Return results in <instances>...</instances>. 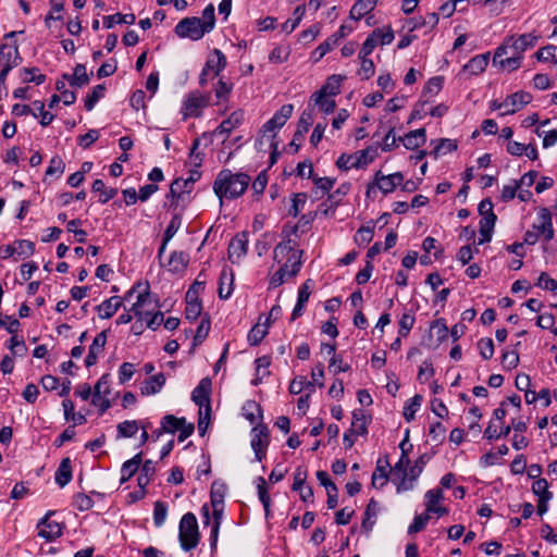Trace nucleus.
<instances>
[{
    "label": "nucleus",
    "instance_id": "nucleus-57",
    "mask_svg": "<svg viewBox=\"0 0 557 557\" xmlns=\"http://www.w3.org/2000/svg\"><path fill=\"white\" fill-rule=\"evenodd\" d=\"M184 421L185 418H176L173 414H166L161 420L162 431L165 433H175Z\"/></svg>",
    "mask_w": 557,
    "mask_h": 557
},
{
    "label": "nucleus",
    "instance_id": "nucleus-4",
    "mask_svg": "<svg viewBox=\"0 0 557 557\" xmlns=\"http://www.w3.org/2000/svg\"><path fill=\"white\" fill-rule=\"evenodd\" d=\"M294 111V106L290 103L284 104L280 108L274 115L263 124L261 128V137L259 139L260 145L264 141L269 144L272 149L271 163L273 164L276 160L278 143L275 140L277 131H280L286 122L289 120Z\"/></svg>",
    "mask_w": 557,
    "mask_h": 557
},
{
    "label": "nucleus",
    "instance_id": "nucleus-33",
    "mask_svg": "<svg viewBox=\"0 0 557 557\" xmlns=\"http://www.w3.org/2000/svg\"><path fill=\"white\" fill-rule=\"evenodd\" d=\"M54 480L60 487H64L72 480V467L70 458H64L55 471Z\"/></svg>",
    "mask_w": 557,
    "mask_h": 557
},
{
    "label": "nucleus",
    "instance_id": "nucleus-25",
    "mask_svg": "<svg viewBox=\"0 0 557 557\" xmlns=\"http://www.w3.org/2000/svg\"><path fill=\"white\" fill-rule=\"evenodd\" d=\"M226 66V58L219 49H214L208 57L205 67L212 74L218 76Z\"/></svg>",
    "mask_w": 557,
    "mask_h": 557
},
{
    "label": "nucleus",
    "instance_id": "nucleus-43",
    "mask_svg": "<svg viewBox=\"0 0 557 557\" xmlns=\"http://www.w3.org/2000/svg\"><path fill=\"white\" fill-rule=\"evenodd\" d=\"M91 188H92L94 193L100 194L99 202H101V203L108 202L110 199L114 198L117 194L116 188H107L102 180H96L92 183Z\"/></svg>",
    "mask_w": 557,
    "mask_h": 557
},
{
    "label": "nucleus",
    "instance_id": "nucleus-5",
    "mask_svg": "<svg viewBox=\"0 0 557 557\" xmlns=\"http://www.w3.org/2000/svg\"><path fill=\"white\" fill-rule=\"evenodd\" d=\"M521 398L519 395H513L508 399L504 400L499 408L495 409L494 417L500 421L505 417L509 416L511 420L510 428L513 429L515 434L512 438V447L519 450L521 448L522 437L518 434L522 428V421L518 416L520 412Z\"/></svg>",
    "mask_w": 557,
    "mask_h": 557
},
{
    "label": "nucleus",
    "instance_id": "nucleus-50",
    "mask_svg": "<svg viewBox=\"0 0 557 557\" xmlns=\"http://www.w3.org/2000/svg\"><path fill=\"white\" fill-rule=\"evenodd\" d=\"M156 472L154 462L151 460H146L141 467L140 473L137 478L138 485L144 488L149 484L153 474Z\"/></svg>",
    "mask_w": 557,
    "mask_h": 557
},
{
    "label": "nucleus",
    "instance_id": "nucleus-47",
    "mask_svg": "<svg viewBox=\"0 0 557 557\" xmlns=\"http://www.w3.org/2000/svg\"><path fill=\"white\" fill-rule=\"evenodd\" d=\"M310 100L319 107V109L325 113L330 114L334 111L336 107V102L334 100V97L322 95L320 98L317 97V91L312 94Z\"/></svg>",
    "mask_w": 557,
    "mask_h": 557
},
{
    "label": "nucleus",
    "instance_id": "nucleus-44",
    "mask_svg": "<svg viewBox=\"0 0 557 557\" xmlns=\"http://www.w3.org/2000/svg\"><path fill=\"white\" fill-rule=\"evenodd\" d=\"M243 416L250 422L255 423L258 419L262 417L261 406L255 400H248L244 404Z\"/></svg>",
    "mask_w": 557,
    "mask_h": 557
},
{
    "label": "nucleus",
    "instance_id": "nucleus-13",
    "mask_svg": "<svg viewBox=\"0 0 557 557\" xmlns=\"http://www.w3.org/2000/svg\"><path fill=\"white\" fill-rule=\"evenodd\" d=\"M209 97L194 91L187 95L184 100L182 113L184 117H197L201 114L203 108L208 106Z\"/></svg>",
    "mask_w": 557,
    "mask_h": 557
},
{
    "label": "nucleus",
    "instance_id": "nucleus-30",
    "mask_svg": "<svg viewBox=\"0 0 557 557\" xmlns=\"http://www.w3.org/2000/svg\"><path fill=\"white\" fill-rule=\"evenodd\" d=\"M422 468L418 465H414L409 470L404 471L403 476L399 479V483L397 485V492H405L413 488V483L421 474Z\"/></svg>",
    "mask_w": 557,
    "mask_h": 557
},
{
    "label": "nucleus",
    "instance_id": "nucleus-1",
    "mask_svg": "<svg viewBox=\"0 0 557 557\" xmlns=\"http://www.w3.org/2000/svg\"><path fill=\"white\" fill-rule=\"evenodd\" d=\"M295 240L288 238L274 248V261L280 265L270 278V286L276 288L295 276L301 268V251Z\"/></svg>",
    "mask_w": 557,
    "mask_h": 557
},
{
    "label": "nucleus",
    "instance_id": "nucleus-56",
    "mask_svg": "<svg viewBox=\"0 0 557 557\" xmlns=\"http://www.w3.org/2000/svg\"><path fill=\"white\" fill-rule=\"evenodd\" d=\"M22 79L25 83H35L40 85L45 82L46 76L39 72L37 67H24L21 71Z\"/></svg>",
    "mask_w": 557,
    "mask_h": 557
},
{
    "label": "nucleus",
    "instance_id": "nucleus-19",
    "mask_svg": "<svg viewBox=\"0 0 557 557\" xmlns=\"http://www.w3.org/2000/svg\"><path fill=\"white\" fill-rule=\"evenodd\" d=\"M21 57L15 46L3 44L0 47V71L9 73L18 65Z\"/></svg>",
    "mask_w": 557,
    "mask_h": 557
},
{
    "label": "nucleus",
    "instance_id": "nucleus-9",
    "mask_svg": "<svg viewBox=\"0 0 557 557\" xmlns=\"http://www.w3.org/2000/svg\"><path fill=\"white\" fill-rule=\"evenodd\" d=\"M211 506H212V517L210 516V510H209L208 505H203L201 507V515L203 518V524L210 525V528H211L209 541H210V547L213 550V549H215L216 544H218L224 506H220L219 502H215V504L211 505Z\"/></svg>",
    "mask_w": 557,
    "mask_h": 557
},
{
    "label": "nucleus",
    "instance_id": "nucleus-35",
    "mask_svg": "<svg viewBox=\"0 0 557 557\" xmlns=\"http://www.w3.org/2000/svg\"><path fill=\"white\" fill-rule=\"evenodd\" d=\"M141 463V454L135 455L129 460L125 461L121 468V483L128 481L138 470Z\"/></svg>",
    "mask_w": 557,
    "mask_h": 557
},
{
    "label": "nucleus",
    "instance_id": "nucleus-21",
    "mask_svg": "<svg viewBox=\"0 0 557 557\" xmlns=\"http://www.w3.org/2000/svg\"><path fill=\"white\" fill-rule=\"evenodd\" d=\"M269 445V435L264 426H257L252 430L251 448L255 451L256 459L261 461L265 456Z\"/></svg>",
    "mask_w": 557,
    "mask_h": 557
},
{
    "label": "nucleus",
    "instance_id": "nucleus-38",
    "mask_svg": "<svg viewBox=\"0 0 557 557\" xmlns=\"http://www.w3.org/2000/svg\"><path fill=\"white\" fill-rule=\"evenodd\" d=\"M188 263V257L182 251H173L170 256L168 267L171 272H182Z\"/></svg>",
    "mask_w": 557,
    "mask_h": 557
},
{
    "label": "nucleus",
    "instance_id": "nucleus-26",
    "mask_svg": "<svg viewBox=\"0 0 557 557\" xmlns=\"http://www.w3.org/2000/svg\"><path fill=\"white\" fill-rule=\"evenodd\" d=\"M346 77L341 74H333L327 77L326 82L317 91V97L320 98L322 95L335 97L341 92V86Z\"/></svg>",
    "mask_w": 557,
    "mask_h": 557
},
{
    "label": "nucleus",
    "instance_id": "nucleus-61",
    "mask_svg": "<svg viewBox=\"0 0 557 557\" xmlns=\"http://www.w3.org/2000/svg\"><path fill=\"white\" fill-rule=\"evenodd\" d=\"M305 15V8L299 5L293 12V17L288 18L282 26L283 30L286 33H292L300 23Z\"/></svg>",
    "mask_w": 557,
    "mask_h": 557
},
{
    "label": "nucleus",
    "instance_id": "nucleus-34",
    "mask_svg": "<svg viewBox=\"0 0 557 557\" xmlns=\"http://www.w3.org/2000/svg\"><path fill=\"white\" fill-rule=\"evenodd\" d=\"M181 225H182V218L178 214L173 215L165 232H164L163 243L159 249L160 258L163 255V252L165 251V247H166L168 243L175 236V234L180 230Z\"/></svg>",
    "mask_w": 557,
    "mask_h": 557
},
{
    "label": "nucleus",
    "instance_id": "nucleus-12",
    "mask_svg": "<svg viewBox=\"0 0 557 557\" xmlns=\"http://www.w3.org/2000/svg\"><path fill=\"white\" fill-rule=\"evenodd\" d=\"M157 302L152 299L149 288L146 287L136 296V301L132 305L129 311L139 322H144L157 309Z\"/></svg>",
    "mask_w": 557,
    "mask_h": 557
},
{
    "label": "nucleus",
    "instance_id": "nucleus-10",
    "mask_svg": "<svg viewBox=\"0 0 557 557\" xmlns=\"http://www.w3.org/2000/svg\"><path fill=\"white\" fill-rule=\"evenodd\" d=\"M208 33L199 17H185L175 26V34L181 38L199 40Z\"/></svg>",
    "mask_w": 557,
    "mask_h": 557
},
{
    "label": "nucleus",
    "instance_id": "nucleus-49",
    "mask_svg": "<svg viewBox=\"0 0 557 557\" xmlns=\"http://www.w3.org/2000/svg\"><path fill=\"white\" fill-rule=\"evenodd\" d=\"M522 178L520 180H511L508 184H505L502 189V199L504 201H509L518 196L519 199H522V194L517 193L520 188Z\"/></svg>",
    "mask_w": 557,
    "mask_h": 557
},
{
    "label": "nucleus",
    "instance_id": "nucleus-8",
    "mask_svg": "<svg viewBox=\"0 0 557 557\" xmlns=\"http://www.w3.org/2000/svg\"><path fill=\"white\" fill-rule=\"evenodd\" d=\"M377 157L376 148L368 147L366 149L359 150L352 154L343 153L338 157L336 161V165L338 169L343 171H348L350 169H361L367 166L369 163L373 162Z\"/></svg>",
    "mask_w": 557,
    "mask_h": 557
},
{
    "label": "nucleus",
    "instance_id": "nucleus-53",
    "mask_svg": "<svg viewBox=\"0 0 557 557\" xmlns=\"http://www.w3.org/2000/svg\"><path fill=\"white\" fill-rule=\"evenodd\" d=\"M414 321V314L410 310H405L398 322V334L404 337L408 336L409 332L413 327Z\"/></svg>",
    "mask_w": 557,
    "mask_h": 557
},
{
    "label": "nucleus",
    "instance_id": "nucleus-40",
    "mask_svg": "<svg viewBox=\"0 0 557 557\" xmlns=\"http://www.w3.org/2000/svg\"><path fill=\"white\" fill-rule=\"evenodd\" d=\"M139 430V424L136 420H125L117 424L116 432L117 438L133 437Z\"/></svg>",
    "mask_w": 557,
    "mask_h": 557
},
{
    "label": "nucleus",
    "instance_id": "nucleus-24",
    "mask_svg": "<svg viewBox=\"0 0 557 557\" xmlns=\"http://www.w3.org/2000/svg\"><path fill=\"white\" fill-rule=\"evenodd\" d=\"M399 141L403 143L406 149L414 150L421 146H423L426 141V132L425 128H418L414 131L408 132L405 136L398 138Z\"/></svg>",
    "mask_w": 557,
    "mask_h": 557
},
{
    "label": "nucleus",
    "instance_id": "nucleus-11",
    "mask_svg": "<svg viewBox=\"0 0 557 557\" xmlns=\"http://www.w3.org/2000/svg\"><path fill=\"white\" fill-rule=\"evenodd\" d=\"M211 380L209 377H203L200 380L199 384L195 387L191 393L193 401L199 406L200 419H199V429H201L203 424V418L201 417L202 410L205 409L206 414L210 412V394H211Z\"/></svg>",
    "mask_w": 557,
    "mask_h": 557
},
{
    "label": "nucleus",
    "instance_id": "nucleus-51",
    "mask_svg": "<svg viewBox=\"0 0 557 557\" xmlns=\"http://www.w3.org/2000/svg\"><path fill=\"white\" fill-rule=\"evenodd\" d=\"M69 82L72 86L82 87L89 82L86 66L77 64L74 69V73L69 77Z\"/></svg>",
    "mask_w": 557,
    "mask_h": 557
},
{
    "label": "nucleus",
    "instance_id": "nucleus-22",
    "mask_svg": "<svg viewBox=\"0 0 557 557\" xmlns=\"http://www.w3.org/2000/svg\"><path fill=\"white\" fill-rule=\"evenodd\" d=\"M374 180L375 185L383 194H389L403 183L404 175L400 172L384 175L381 171H379L376 172Z\"/></svg>",
    "mask_w": 557,
    "mask_h": 557
},
{
    "label": "nucleus",
    "instance_id": "nucleus-54",
    "mask_svg": "<svg viewBox=\"0 0 557 557\" xmlns=\"http://www.w3.org/2000/svg\"><path fill=\"white\" fill-rule=\"evenodd\" d=\"M268 334V324L257 323L251 327L247 335V339L251 346H256Z\"/></svg>",
    "mask_w": 557,
    "mask_h": 557
},
{
    "label": "nucleus",
    "instance_id": "nucleus-60",
    "mask_svg": "<svg viewBox=\"0 0 557 557\" xmlns=\"http://www.w3.org/2000/svg\"><path fill=\"white\" fill-rule=\"evenodd\" d=\"M106 88L103 85H97L92 88L90 94L87 95L85 100V108L87 111H91L96 103L103 98Z\"/></svg>",
    "mask_w": 557,
    "mask_h": 557
},
{
    "label": "nucleus",
    "instance_id": "nucleus-31",
    "mask_svg": "<svg viewBox=\"0 0 557 557\" xmlns=\"http://www.w3.org/2000/svg\"><path fill=\"white\" fill-rule=\"evenodd\" d=\"M165 384V377L162 373H158L146 380L140 388L143 395H154L159 393Z\"/></svg>",
    "mask_w": 557,
    "mask_h": 557
},
{
    "label": "nucleus",
    "instance_id": "nucleus-41",
    "mask_svg": "<svg viewBox=\"0 0 557 557\" xmlns=\"http://www.w3.org/2000/svg\"><path fill=\"white\" fill-rule=\"evenodd\" d=\"M233 274L224 269L220 275L219 296L221 299H227L233 292Z\"/></svg>",
    "mask_w": 557,
    "mask_h": 557
},
{
    "label": "nucleus",
    "instance_id": "nucleus-18",
    "mask_svg": "<svg viewBox=\"0 0 557 557\" xmlns=\"http://www.w3.org/2000/svg\"><path fill=\"white\" fill-rule=\"evenodd\" d=\"M248 233H238L228 245V259L232 263H238L247 253L248 250Z\"/></svg>",
    "mask_w": 557,
    "mask_h": 557
},
{
    "label": "nucleus",
    "instance_id": "nucleus-32",
    "mask_svg": "<svg viewBox=\"0 0 557 557\" xmlns=\"http://www.w3.org/2000/svg\"><path fill=\"white\" fill-rule=\"evenodd\" d=\"M377 0H357L350 9V17L359 21L370 13L376 5Z\"/></svg>",
    "mask_w": 557,
    "mask_h": 557
},
{
    "label": "nucleus",
    "instance_id": "nucleus-52",
    "mask_svg": "<svg viewBox=\"0 0 557 557\" xmlns=\"http://www.w3.org/2000/svg\"><path fill=\"white\" fill-rule=\"evenodd\" d=\"M371 34L381 46L392 44L395 38L394 30L391 26L375 28Z\"/></svg>",
    "mask_w": 557,
    "mask_h": 557
},
{
    "label": "nucleus",
    "instance_id": "nucleus-42",
    "mask_svg": "<svg viewBox=\"0 0 557 557\" xmlns=\"http://www.w3.org/2000/svg\"><path fill=\"white\" fill-rule=\"evenodd\" d=\"M186 299L185 317L188 320H196L202 310L201 302L191 295L190 290L187 292Z\"/></svg>",
    "mask_w": 557,
    "mask_h": 557
},
{
    "label": "nucleus",
    "instance_id": "nucleus-3",
    "mask_svg": "<svg viewBox=\"0 0 557 557\" xmlns=\"http://www.w3.org/2000/svg\"><path fill=\"white\" fill-rule=\"evenodd\" d=\"M522 58V35L510 36L496 49L493 64L504 71L517 70Z\"/></svg>",
    "mask_w": 557,
    "mask_h": 557
},
{
    "label": "nucleus",
    "instance_id": "nucleus-14",
    "mask_svg": "<svg viewBox=\"0 0 557 557\" xmlns=\"http://www.w3.org/2000/svg\"><path fill=\"white\" fill-rule=\"evenodd\" d=\"M491 110L499 111L500 115L513 114L522 108V92L516 91L509 95L504 101L493 100L490 103Z\"/></svg>",
    "mask_w": 557,
    "mask_h": 557
},
{
    "label": "nucleus",
    "instance_id": "nucleus-28",
    "mask_svg": "<svg viewBox=\"0 0 557 557\" xmlns=\"http://www.w3.org/2000/svg\"><path fill=\"white\" fill-rule=\"evenodd\" d=\"M369 417L366 414V412L361 409L354 410L352 412V422L350 426V432L355 436L359 435H366L368 433V424H369Z\"/></svg>",
    "mask_w": 557,
    "mask_h": 557
},
{
    "label": "nucleus",
    "instance_id": "nucleus-20",
    "mask_svg": "<svg viewBox=\"0 0 557 557\" xmlns=\"http://www.w3.org/2000/svg\"><path fill=\"white\" fill-rule=\"evenodd\" d=\"M532 491L537 499V513L543 516L548 509V502L553 494L548 491V483L545 479L535 480L532 484Z\"/></svg>",
    "mask_w": 557,
    "mask_h": 557
},
{
    "label": "nucleus",
    "instance_id": "nucleus-29",
    "mask_svg": "<svg viewBox=\"0 0 557 557\" xmlns=\"http://www.w3.org/2000/svg\"><path fill=\"white\" fill-rule=\"evenodd\" d=\"M490 62V53L478 54L463 65V71L472 75H479L485 71Z\"/></svg>",
    "mask_w": 557,
    "mask_h": 557
},
{
    "label": "nucleus",
    "instance_id": "nucleus-63",
    "mask_svg": "<svg viewBox=\"0 0 557 557\" xmlns=\"http://www.w3.org/2000/svg\"><path fill=\"white\" fill-rule=\"evenodd\" d=\"M65 163L59 157H53L46 170L47 176H61L64 172Z\"/></svg>",
    "mask_w": 557,
    "mask_h": 557
},
{
    "label": "nucleus",
    "instance_id": "nucleus-15",
    "mask_svg": "<svg viewBox=\"0 0 557 557\" xmlns=\"http://www.w3.org/2000/svg\"><path fill=\"white\" fill-rule=\"evenodd\" d=\"M444 500V494L441 488H432L429 490L424 494V506L425 512L431 516L436 515L437 517H442L448 512L446 507L442 505Z\"/></svg>",
    "mask_w": 557,
    "mask_h": 557
},
{
    "label": "nucleus",
    "instance_id": "nucleus-23",
    "mask_svg": "<svg viewBox=\"0 0 557 557\" xmlns=\"http://www.w3.org/2000/svg\"><path fill=\"white\" fill-rule=\"evenodd\" d=\"M245 113L243 110L234 111L226 120L222 121L216 127L215 134L220 136H228V134L237 128L244 121Z\"/></svg>",
    "mask_w": 557,
    "mask_h": 557
},
{
    "label": "nucleus",
    "instance_id": "nucleus-6",
    "mask_svg": "<svg viewBox=\"0 0 557 557\" xmlns=\"http://www.w3.org/2000/svg\"><path fill=\"white\" fill-rule=\"evenodd\" d=\"M554 234L552 214L548 209L541 208L536 221L532 224V230L524 233V244L534 245L540 236H543L545 242H549L554 238Z\"/></svg>",
    "mask_w": 557,
    "mask_h": 557
},
{
    "label": "nucleus",
    "instance_id": "nucleus-64",
    "mask_svg": "<svg viewBox=\"0 0 557 557\" xmlns=\"http://www.w3.org/2000/svg\"><path fill=\"white\" fill-rule=\"evenodd\" d=\"M430 518H431V516H429L425 511L421 515H417L413 518L412 523L408 528V533L414 534V533L422 531L425 528V525L428 524Z\"/></svg>",
    "mask_w": 557,
    "mask_h": 557
},
{
    "label": "nucleus",
    "instance_id": "nucleus-59",
    "mask_svg": "<svg viewBox=\"0 0 557 557\" xmlns=\"http://www.w3.org/2000/svg\"><path fill=\"white\" fill-rule=\"evenodd\" d=\"M305 389H309L310 393L313 392V383L308 381L305 376H297L289 384L290 394L298 395Z\"/></svg>",
    "mask_w": 557,
    "mask_h": 557
},
{
    "label": "nucleus",
    "instance_id": "nucleus-58",
    "mask_svg": "<svg viewBox=\"0 0 557 557\" xmlns=\"http://www.w3.org/2000/svg\"><path fill=\"white\" fill-rule=\"evenodd\" d=\"M193 189V185L186 181V178H176L170 187V194L172 197H182L184 194H189Z\"/></svg>",
    "mask_w": 557,
    "mask_h": 557
},
{
    "label": "nucleus",
    "instance_id": "nucleus-37",
    "mask_svg": "<svg viewBox=\"0 0 557 557\" xmlns=\"http://www.w3.org/2000/svg\"><path fill=\"white\" fill-rule=\"evenodd\" d=\"M387 460L379 459L376 462V469L372 474V485L374 487H383L388 480L386 469L388 468Z\"/></svg>",
    "mask_w": 557,
    "mask_h": 557
},
{
    "label": "nucleus",
    "instance_id": "nucleus-39",
    "mask_svg": "<svg viewBox=\"0 0 557 557\" xmlns=\"http://www.w3.org/2000/svg\"><path fill=\"white\" fill-rule=\"evenodd\" d=\"M135 15L133 13L121 14L115 13L103 17V26L106 28H112L115 24H127L132 25L135 23Z\"/></svg>",
    "mask_w": 557,
    "mask_h": 557
},
{
    "label": "nucleus",
    "instance_id": "nucleus-46",
    "mask_svg": "<svg viewBox=\"0 0 557 557\" xmlns=\"http://www.w3.org/2000/svg\"><path fill=\"white\" fill-rule=\"evenodd\" d=\"M32 115L39 117V123L42 126H48L54 119V115L46 111L44 102L39 100L33 102Z\"/></svg>",
    "mask_w": 557,
    "mask_h": 557
},
{
    "label": "nucleus",
    "instance_id": "nucleus-27",
    "mask_svg": "<svg viewBox=\"0 0 557 557\" xmlns=\"http://www.w3.org/2000/svg\"><path fill=\"white\" fill-rule=\"evenodd\" d=\"M123 299L119 296H112L102 301L97 307L98 317L100 319H109L113 317L116 311L122 307Z\"/></svg>",
    "mask_w": 557,
    "mask_h": 557
},
{
    "label": "nucleus",
    "instance_id": "nucleus-7",
    "mask_svg": "<svg viewBox=\"0 0 557 557\" xmlns=\"http://www.w3.org/2000/svg\"><path fill=\"white\" fill-rule=\"evenodd\" d=\"M178 540L183 550L189 552L199 543L197 518L193 512L185 513L178 525Z\"/></svg>",
    "mask_w": 557,
    "mask_h": 557
},
{
    "label": "nucleus",
    "instance_id": "nucleus-45",
    "mask_svg": "<svg viewBox=\"0 0 557 557\" xmlns=\"http://www.w3.org/2000/svg\"><path fill=\"white\" fill-rule=\"evenodd\" d=\"M421 404H422L421 395H414L413 397H411L410 399H408L405 403L403 414L407 422H410L414 419V416H416L417 411L420 409Z\"/></svg>",
    "mask_w": 557,
    "mask_h": 557
},
{
    "label": "nucleus",
    "instance_id": "nucleus-48",
    "mask_svg": "<svg viewBox=\"0 0 557 557\" xmlns=\"http://www.w3.org/2000/svg\"><path fill=\"white\" fill-rule=\"evenodd\" d=\"M313 122V113L310 109H306L302 111L295 133V137H304L305 134L309 131L310 126Z\"/></svg>",
    "mask_w": 557,
    "mask_h": 557
},
{
    "label": "nucleus",
    "instance_id": "nucleus-16",
    "mask_svg": "<svg viewBox=\"0 0 557 557\" xmlns=\"http://www.w3.org/2000/svg\"><path fill=\"white\" fill-rule=\"evenodd\" d=\"M52 513V511L47 512L37 523L38 536L47 542H52L62 535V525L57 521L50 520Z\"/></svg>",
    "mask_w": 557,
    "mask_h": 557
},
{
    "label": "nucleus",
    "instance_id": "nucleus-62",
    "mask_svg": "<svg viewBox=\"0 0 557 557\" xmlns=\"http://www.w3.org/2000/svg\"><path fill=\"white\" fill-rule=\"evenodd\" d=\"M358 59L360 61V69L358 70V75L362 79H369L374 75L375 72V65L373 61L368 57L361 58L358 55Z\"/></svg>",
    "mask_w": 557,
    "mask_h": 557
},
{
    "label": "nucleus",
    "instance_id": "nucleus-36",
    "mask_svg": "<svg viewBox=\"0 0 557 557\" xmlns=\"http://www.w3.org/2000/svg\"><path fill=\"white\" fill-rule=\"evenodd\" d=\"M431 144L434 145V149L431 154L437 159L442 154H446L448 152H453L457 149V143L449 138H442L438 140H432Z\"/></svg>",
    "mask_w": 557,
    "mask_h": 557
},
{
    "label": "nucleus",
    "instance_id": "nucleus-17",
    "mask_svg": "<svg viewBox=\"0 0 557 557\" xmlns=\"http://www.w3.org/2000/svg\"><path fill=\"white\" fill-rule=\"evenodd\" d=\"M350 28H347L345 25H342L337 32H335L332 36H330L326 40L320 44L312 53V58L315 62L321 60L327 52H330L335 46L338 45V41L346 37L350 33Z\"/></svg>",
    "mask_w": 557,
    "mask_h": 557
},
{
    "label": "nucleus",
    "instance_id": "nucleus-2",
    "mask_svg": "<svg viewBox=\"0 0 557 557\" xmlns=\"http://www.w3.org/2000/svg\"><path fill=\"white\" fill-rule=\"evenodd\" d=\"M250 176L243 172H233L230 169L221 170L214 182L213 191L222 205L224 200L240 197L250 184Z\"/></svg>",
    "mask_w": 557,
    "mask_h": 557
},
{
    "label": "nucleus",
    "instance_id": "nucleus-55",
    "mask_svg": "<svg viewBox=\"0 0 557 557\" xmlns=\"http://www.w3.org/2000/svg\"><path fill=\"white\" fill-rule=\"evenodd\" d=\"M256 483H257V491H258L259 499H260L261 504L263 505L265 515L268 516L269 511H270L271 499H270V496L268 493L267 482L262 476H259V478H257Z\"/></svg>",
    "mask_w": 557,
    "mask_h": 557
}]
</instances>
